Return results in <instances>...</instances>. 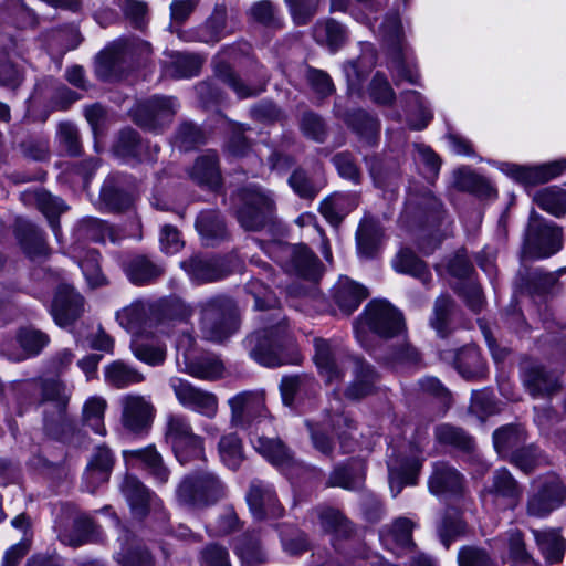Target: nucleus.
I'll return each instance as SVG.
<instances>
[{
	"mask_svg": "<svg viewBox=\"0 0 566 566\" xmlns=\"http://www.w3.org/2000/svg\"><path fill=\"white\" fill-rule=\"evenodd\" d=\"M391 264L396 272L413 276L424 285H428L432 279L427 264L410 249H400Z\"/></svg>",
	"mask_w": 566,
	"mask_h": 566,
	"instance_id": "obj_39",
	"label": "nucleus"
},
{
	"mask_svg": "<svg viewBox=\"0 0 566 566\" xmlns=\"http://www.w3.org/2000/svg\"><path fill=\"white\" fill-rule=\"evenodd\" d=\"M421 467L422 461L418 457L388 460L389 486L392 496H397L405 485L416 484Z\"/></svg>",
	"mask_w": 566,
	"mask_h": 566,
	"instance_id": "obj_28",
	"label": "nucleus"
},
{
	"mask_svg": "<svg viewBox=\"0 0 566 566\" xmlns=\"http://www.w3.org/2000/svg\"><path fill=\"white\" fill-rule=\"evenodd\" d=\"M179 109L174 96L155 95L142 101L132 109L133 120L149 132L163 130L169 125Z\"/></svg>",
	"mask_w": 566,
	"mask_h": 566,
	"instance_id": "obj_9",
	"label": "nucleus"
},
{
	"mask_svg": "<svg viewBox=\"0 0 566 566\" xmlns=\"http://www.w3.org/2000/svg\"><path fill=\"white\" fill-rule=\"evenodd\" d=\"M382 235L380 223L371 217H364L356 232L358 252L365 258L375 256Z\"/></svg>",
	"mask_w": 566,
	"mask_h": 566,
	"instance_id": "obj_37",
	"label": "nucleus"
},
{
	"mask_svg": "<svg viewBox=\"0 0 566 566\" xmlns=\"http://www.w3.org/2000/svg\"><path fill=\"white\" fill-rule=\"evenodd\" d=\"M165 439L171 444L181 463L188 460L184 455L187 450L193 457L203 453L202 438L193 432L189 418L182 413L170 412L166 416Z\"/></svg>",
	"mask_w": 566,
	"mask_h": 566,
	"instance_id": "obj_10",
	"label": "nucleus"
},
{
	"mask_svg": "<svg viewBox=\"0 0 566 566\" xmlns=\"http://www.w3.org/2000/svg\"><path fill=\"white\" fill-rule=\"evenodd\" d=\"M534 201L546 212L559 218L566 213V190L560 188H545L539 190Z\"/></svg>",
	"mask_w": 566,
	"mask_h": 566,
	"instance_id": "obj_57",
	"label": "nucleus"
},
{
	"mask_svg": "<svg viewBox=\"0 0 566 566\" xmlns=\"http://www.w3.org/2000/svg\"><path fill=\"white\" fill-rule=\"evenodd\" d=\"M83 313V296L69 284L59 285L51 305L54 322L61 327H66L80 318Z\"/></svg>",
	"mask_w": 566,
	"mask_h": 566,
	"instance_id": "obj_17",
	"label": "nucleus"
},
{
	"mask_svg": "<svg viewBox=\"0 0 566 566\" xmlns=\"http://www.w3.org/2000/svg\"><path fill=\"white\" fill-rule=\"evenodd\" d=\"M266 252L286 272L311 280L319 274V260L306 245L275 241L268 245Z\"/></svg>",
	"mask_w": 566,
	"mask_h": 566,
	"instance_id": "obj_5",
	"label": "nucleus"
},
{
	"mask_svg": "<svg viewBox=\"0 0 566 566\" xmlns=\"http://www.w3.org/2000/svg\"><path fill=\"white\" fill-rule=\"evenodd\" d=\"M248 292L254 297V306L258 310H273L275 324L265 327L249 335L244 340V346L249 350L252 359L266 367H276L283 364L281 350L285 343L287 332L284 317L280 311L279 300L259 280H252L247 284Z\"/></svg>",
	"mask_w": 566,
	"mask_h": 566,
	"instance_id": "obj_1",
	"label": "nucleus"
},
{
	"mask_svg": "<svg viewBox=\"0 0 566 566\" xmlns=\"http://www.w3.org/2000/svg\"><path fill=\"white\" fill-rule=\"evenodd\" d=\"M532 533L534 535L537 546L539 547L542 554L549 564H556L563 559L566 548V542L558 532L554 530H532Z\"/></svg>",
	"mask_w": 566,
	"mask_h": 566,
	"instance_id": "obj_46",
	"label": "nucleus"
},
{
	"mask_svg": "<svg viewBox=\"0 0 566 566\" xmlns=\"http://www.w3.org/2000/svg\"><path fill=\"white\" fill-rule=\"evenodd\" d=\"M41 399L39 405L46 406H67L69 395L65 386L57 380L46 379L40 381Z\"/></svg>",
	"mask_w": 566,
	"mask_h": 566,
	"instance_id": "obj_63",
	"label": "nucleus"
},
{
	"mask_svg": "<svg viewBox=\"0 0 566 566\" xmlns=\"http://www.w3.org/2000/svg\"><path fill=\"white\" fill-rule=\"evenodd\" d=\"M75 233L78 239L83 240L105 242L108 239L111 241H115L112 227L108 223L92 217L82 219L76 227Z\"/></svg>",
	"mask_w": 566,
	"mask_h": 566,
	"instance_id": "obj_54",
	"label": "nucleus"
},
{
	"mask_svg": "<svg viewBox=\"0 0 566 566\" xmlns=\"http://www.w3.org/2000/svg\"><path fill=\"white\" fill-rule=\"evenodd\" d=\"M251 443L258 453L281 470H286L295 464L293 452L279 438L253 433Z\"/></svg>",
	"mask_w": 566,
	"mask_h": 566,
	"instance_id": "obj_25",
	"label": "nucleus"
},
{
	"mask_svg": "<svg viewBox=\"0 0 566 566\" xmlns=\"http://www.w3.org/2000/svg\"><path fill=\"white\" fill-rule=\"evenodd\" d=\"M196 229L207 245H214L228 237L226 223L216 210L201 211L196 220Z\"/></svg>",
	"mask_w": 566,
	"mask_h": 566,
	"instance_id": "obj_38",
	"label": "nucleus"
},
{
	"mask_svg": "<svg viewBox=\"0 0 566 566\" xmlns=\"http://www.w3.org/2000/svg\"><path fill=\"white\" fill-rule=\"evenodd\" d=\"M454 367L465 379H478L485 375V363L475 346H465L454 356Z\"/></svg>",
	"mask_w": 566,
	"mask_h": 566,
	"instance_id": "obj_40",
	"label": "nucleus"
},
{
	"mask_svg": "<svg viewBox=\"0 0 566 566\" xmlns=\"http://www.w3.org/2000/svg\"><path fill=\"white\" fill-rule=\"evenodd\" d=\"M80 266L91 287L95 289L106 284V277L99 265V253L96 250H88L81 259Z\"/></svg>",
	"mask_w": 566,
	"mask_h": 566,
	"instance_id": "obj_64",
	"label": "nucleus"
},
{
	"mask_svg": "<svg viewBox=\"0 0 566 566\" xmlns=\"http://www.w3.org/2000/svg\"><path fill=\"white\" fill-rule=\"evenodd\" d=\"M123 455L127 462L136 461L140 463V465L148 471L157 483L165 484L168 481L170 472L164 464L163 458L155 446H148L143 449L126 450Z\"/></svg>",
	"mask_w": 566,
	"mask_h": 566,
	"instance_id": "obj_32",
	"label": "nucleus"
},
{
	"mask_svg": "<svg viewBox=\"0 0 566 566\" xmlns=\"http://www.w3.org/2000/svg\"><path fill=\"white\" fill-rule=\"evenodd\" d=\"M218 451L221 461L231 470H237L244 459L242 442L234 433L221 437Z\"/></svg>",
	"mask_w": 566,
	"mask_h": 566,
	"instance_id": "obj_60",
	"label": "nucleus"
},
{
	"mask_svg": "<svg viewBox=\"0 0 566 566\" xmlns=\"http://www.w3.org/2000/svg\"><path fill=\"white\" fill-rule=\"evenodd\" d=\"M106 407V400L101 397H92L87 399L83 406L84 423L99 436L106 434V427L104 423Z\"/></svg>",
	"mask_w": 566,
	"mask_h": 566,
	"instance_id": "obj_59",
	"label": "nucleus"
},
{
	"mask_svg": "<svg viewBox=\"0 0 566 566\" xmlns=\"http://www.w3.org/2000/svg\"><path fill=\"white\" fill-rule=\"evenodd\" d=\"M369 174L375 187L384 190H394L400 180V171L396 161L371 158Z\"/></svg>",
	"mask_w": 566,
	"mask_h": 566,
	"instance_id": "obj_43",
	"label": "nucleus"
},
{
	"mask_svg": "<svg viewBox=\"0 0 566 566\" xmlns=\"http://www.w3.org/2000/svg\"><path fill=\"white\" fill-rule=\"evenodd\" d=\"M355 380L346 389V397L349 399H360L374 391L377 380V374L374 368L360 359L354 360Z\"/></svg>",
	"mask_w": 566,
	"mask_h": 566,
	"instance_id": "obj_44",
	"label": "nucleus"
},
{
	"mask_svg": "<svg viewBox=\"0 0 566 566\" xmlns=\"http://www.w3.org/2000/svg\"><path fill=\"white\" fill-rule=\"evenodd\" d=\"M130 61L126 38L117 39L96 56V74L103 80H109L117 76Z\"/></svg>",
	"mask_w": 566,
	"mask_h": 566,
	"instance_id": "obj_19",
	"label": "nucleus"
},
{
	"mask_svg": "<svg viewBox=\"0 0 566 566\" xmlns=\"http://www.w3.org/2000/svg\"><path fill=\"white\" fill-rule=\"evenodd\" d=\"M124 271L128 280L136 285L148 284L164 274L163 265L146 255L130 258L126 262Z\"/></svg>",
	"mask_w": 566,
	"mask_h": 566,
	"instance_id": "obj_35",
	"label": "nucleus"
},
{
	"mask_svg": "<svg viewBox=\"0 0 566 566\" xmlns=\"http://www.w3.org/2000/svg\"><path fill=\"white\" fill-rule=\"evenodd\" d=\"M280 390L285 406L297 407L315 397L318 384L307 375L285 376L281 380Z\"/></svg>",
	"mask_w": 566,
	"mask_h": 566,
	"instance_id": "obj_24",
	"label": "nucleus"
},
{
	"mask_svg": "<svg viewBox=\"0 0 566 566\" xmlns=\"http://www.w3.org/2000/svg\"><path fill=\"white\" fill-rule=\"evenodd\" d=\"M378 32L379 36L391 50V53L402 50V25L397 13L387 14Z\"/></svg>",
	"mask_w": 566,
	"mask_h": 566,
	"instance_id": "obj_61",
	"label": "nucleus"
},
{
	"mask_svg": "<svg viewBox=\"0 0 566 566\" xmlns=\"http://www.w3.org/2000/svg\"><path fill=\"white\" fill-rule=\"evenodd\" d=\"M314 348V361L321 376L328 384L340 381L344 376V352L339 344L315 338Z\"/></svg>",
	"mask_w": 566,
	"mask_h": 566,
	"instance_id": "obj_16",
	"label": "nucleus"
},
{
	"mask_svg": "<svg viewBox=\"0 0 566 566\" xmlns=\"http://www.w3.org/2000/svg\"><path fill=\"white\" fill-rule=\"evenodd\" d=\"M188 174L190 179L200 187L217 189L222 180L218 154L214 150H208L198 156Z\"/></svg>",
	"mask_w": 566,
	"mask_h": 566,
	"instance_id": "obj_31",
	"label": "nucleus"
},
{
	"mask_svg": "<svg viewBox=\"0 0 566 566\" xmlns=\"http://www.w3.org/2000/svg\"><path fill=\"white\" fill-rule=\"evenodd\" d=\"M33 199L36 208L48 219L54 235L57 240H60L61 228L59 217L62 212L66 210V206L64 205L63 200L52 196L50 192L45 190L35 191L33 193Z\"/></svg>",
	"mask_w": 566,
	"mask_h": 566,
	"instance_id": "obj_45",
	"label": "nucleus"
},
{
	"mask_svg": "<svg viewBox=\"0 0 566 566\" xmlns=\"http://www.w3.org/2000/svg\"><path fill=\"white\" fill-rule=\"evenodd\" d=\"M494 497H502L506 501V507L516 505L520 497V488L512 474L504 468L493 473L492 484L486 489Z\"/></svg>",
	"mask_w": 566,
	"mask_h": 566,
	"instance_id": "obj_42",
	"label": "nucleus"
},
{
	"mask_svg": "<svg viewBox=\"0 0 566 566\" xmlns=\"http://www.w3.org/2000/svg\"><path fill=\"white\" fill-rule=\"evenodd\" d=\"M119 403L122 427L133 434H147L156 413L151 401L142 395L127 394L120 398Z\"/></svg>",
	"mask_w": 566,
	"mask_h": 566,
	"instance_id": "obj_12",
	"label": "nucleus"
},
{
	"mask_svg": "<svg viewBox=\"0 0 566 566\" xmlns=\"http://www.w3.org/2000/svg\"><path fill=\"white\" fill-rule=\"evenodd\" d=\"M105 380L108 385L122 389L144 381V375L123 360H115L105 368Z\"/></svg>",
	"mask_w": 566,
	"mask_h": 566,
	"instance_id": "obj_49",
	"label": "nucleus"
},
{
	"mask_svg": "<svg viewBox=\"0 0 566 566\" xmlns=\"http://www.w3.org/2000/svg\"><path fill=\"white\" fill-rule=\"evenodd\" d=\"M401 99L405 103L406 113L408 116H415V122L410 118V126L416 130L423 129L432 118L431 111L427 107L422 95L413 90L401 93Z\"/></svg>",
	"mask_w": 566,
	"mask_h": 566,
	"instance_id": "obj_50",
	"label": "nucleus"
},
{
	"mask_svg": "<svg viewBox=\"0 0 566 566\" xmlns=\"http://www.w3.org/2000/svg\"><path fill=\"white\" fill-rule=\"evenodd\" d=\"M316 513L324 532L337 537H346L350 534V523L340 511L333 507H318Z\"/></svg>",
	"mask_w": 566,
	"mask_h": 566,
	"instance_id": "obj_55",
	"label": "nucleus"
},
{
	"mask_svg": "<svg viewBox=\"0 0 566 566\" xmlns=\"http://www.w3.org/2000/svg\"><path fill=\"white\" fill-rule=\"evenodd\" d=\"M115 151L124 158H136L139 161H153L158 151V147L154 146V154L149 151V145L139 139L138 134L130 129H123L115 145Z\"/></svg>",
	"mask_w": 566,
	"mask_h": 566,
	"instance_id": "obj_36",
	"label": "nucleus"
},
{
	"mask_svg": "<svg viewBox=\"0 0 566 566\" xmlns=\"http://www.w3.org/2000/svg\"><path fill=\"white\" fill-rule=\"evenodd\" d=\"M14 233L21 249L29 258L35 259L48 254L49 248L44 233L35 224L27 220H18Z\"/></svg>",
	"mask_w": 566,
	"mask_h": 566,
	"instance_id": "obj_33",
	"label": "nucleus"
},
{
	"mask_svg": "<svg viewBox=\"0 0 566 566\" xmlns=\"http://www.w3.org/2000/svg\"><path fill=\"white\" fill-rule=\"evenodd\" d=\"M247 502L251 514L258 521L279 518L284 509L277 500L274 488L262 480H253L247 493Z\"/></svg>",
	"mask_w": 566,
	"mask_h": 566,
	"instance_id": "obj_14",
	"label": "nucleus"
},
{
	"mask_svg": "<svg viewBox=\"0 0 566 566\" xmlns=\"http://www.w3.org/2000/svg\"><path fill=\"white\" fill-rule=\"evenodd\" d=\"M43 429L49 437L65 441L74 430V423L67 415V406L44 407Z\"/></svg>",
	"mask_w": 566,
	"mask_h": 566,
	"instance_id": "obj_34",
	"label": "nucleus"
},
{
	"mask_svg": "<svg viewBox=\"0 0 566 566\" xmlns=\"http://www.w3.org/2000/svg\"><path fill=\"white\" fill-rule=\"evenodd\" d=\"M226 495V486L212 472H199L182 480L177 489L178 501L190 506H206Z\"/></svg>",
	"mask_w": 566,
	"mask_h": 566,
	"instance_id": "obj_7",
	"label": "nucleus"
},
{
	"mask_svg": "<svg viewBox=\"0 0 566 566\" xmlns=\"http://www.w3.org/2000/svg\"><path fill=\"white\" fill-rule=\"evenodd\" d=\"M239 196L242 206L237 217L245 230L259 231L272 220L275 205L269 192L260 187L249 186L241 189Z\"/></svg>",
	"mask_w": 566,
	"mask_h": 566,
	"instance_id": "obj_8",
	"label": "nucleus"
},
{
	"mask_svg": "<svg viewBox=\"0 0 566 566\" xmlns=\"http://www.w3.org/2000/svg\"><path fill=\"white\" fill-rule=\"evenodd\" d=\"M566 169V160H557L539 166L506 165L505 172L516 181L534 186L559 176Z\"/></svg>",
	"mask_w": 566,
	"mask_h": 566,
	"instance_id": "obj_21",
	"label": "nucleus"
},
{
	"mask_svg": "<svg viewBox=\"0 0 566 566\" xmlns=\"http://www.w3.org/2000/svg\"><path fill=\"white\" fill-rule=\"evenodd\" d=\"M234 551L244 566H258L266 560L254 534L245 533L239 537Z\"/></svg>",
	"mask_w": 566,
	"mask_h": 566,
	"instance_id": "obj_56",
	"label": "nucleus"
},
{
	"mask_svg": "<svg viewBox=\"0 0 566 566\" xmlns=\"http://www.w3.org/2000/svg\"><path fill=\"white\" fill-rule=\"evenodd\" d=\"M169 387L181 407L209 419L217 416L219 399L214 392L197 387L179 377L169 378Z\"/></svg>",
	"mask_w": 566,
	"mask_h": 566,
	"instance_id": "obj_11",
	"label": "nucleus"
},
{
	"mask_svg": "<svg viewBox=\"0 0 566 566\" xmlns=\"http://www.w3.org/2000/svg\"><path fill=\"white\" fill-rule=\"evenodd\" d=\"M525 441L524 431L517 426H504L493 433V443L496 452L505 458L512 457L515 450Z\"/></svg>",
	"mask_w": 566,
	"mask_h": 566,
	"instance_id": "obj_51",
	"label": "nucleus"
},
{
	"mask_svg": "<svg viewBox=\"0 0 566 566\" xmlns=\"http://www.w3.org/2000/svg\"><path fill=\"white\" fill-rule=\"evenodd\" d=\"M564 503H566V488L558 479L553 478L530 499L527 511L531 515L541 517Z\"/></svg>",
	"mask_w": 566,
	"mask_h": 566,
	"instance_id": "obj_22",
	"label": "nucleus"
},
{
	"mask_svg": "<svg viewBox=\"0 0 566 566\" xmlns=\"http://www.w3.org/2000/svg\"><path fill=\"white\" fill-rule=\"evenodd\" d=\"M363 481L364 463L361 461H352L333 470L328 479V485L355 490L363 484Z\"/></svg>",
	"mask_w": 566,
	"mask_h": 566,
	"instance_id": "obj_48",
	"label": "nucleus"
},
{
	"mask_svg": "<svg viewBox=\"0 0 566 566\" xmlns=\"http://www.w3.org/2000/svg\"><path fill=\"white\" fill-rule=\"evenodd\" d=\"M287 181L298 197L308 200H313L326 186L324 178H313L303 168H296Z\"/></svg>",
	"mask_w": 566,
	"mask_h": 566,
	"instance_id": "obj_52",
	"label": "nucleus"
},
{
	"mask_svg": "<svg viewBox=\"0 0 566 566\" xmlns=\"http://www.w3.org/2000/svg\"><path fill=\"white\" fill-rule=\"evenodd\" d=\"M176 35L185 42H201L206 44H216L232 30H228L227 10L224 7H216L211 15L197 28L177 29Z\"/></svg>",
	"mask_w": 566,
	"mask_h": 566,
	"instance_id": "obj_15",
	"label": "nucleus"
},
{
	"mask_svg": "<svg viewBox=\"0 0 566 566\" xmlns=\"http://www.w3.org/2000/svg\"><path fill=\"white\" fill-rule=\"evenodd\" d=\"M169 72L176 78H188L199 74L203 59L199 54L170 51L166 53Z\"/></svg>",
	"mask_w": 566,
	"mask_h": 566,
	"instance_id": "obj_41",
	"label": "nucleus"
},
{
	"mask_svg": "<svg viewBox=\"0 0 566 566\" xmlns=\"http://www.w3.org/2000/svg\"><path fill=\"white\" fill-rule=\"evenodd\" d=\"M367 296V289L347 276H340L332 289L335 304L347 316L355 312Z\"/></svg>",
	"mask_w": 566,
	"mask_h": 566,
	"instance_id": "obj_30",
	"label": "nucleus"
},
{
	"mask_svg": "<svg viewBox=\"0 0 566 566\" xmlns=\"http://www.w3.org/2000/svg\"><path fill=\"white\" fill-rule=\"evenodd\" d=\"M238 310L233 301L216 296L201 304L200 328L205 338L222 342L238 329Z\"/></svg>",
	"mask_w": 566,
	"mask_h": 566,
	"instance_id": "obj_3",
	"label": "nucleus"
},
{
	"mask_svg": "<svg viewBox=\"0 0 566 566\" xmlns=\"http://www.w3.org/2000/svg\"><path fill=\"white\" fill-rule=\"evenodd\" d=\"M563 247V230L532 210L524 235V252L533 258H547Z\"/></svg>",
	"mask_w": 566,
	"mask_h": 566,
	"instance_id": "obj_4",
	"label": "nucleus"
},
{
	"mask_svg": "<svg viewBox=\"0 0 566 566\" xmlns=\"http://www.w3.org/2000/svg\"><path fill=\"white\" fill-rule=\"evenodd\" d=\"M454 302L450 296H439L433 306V315L430 319L431 326L439 335L446 336L448 333L450 318L453 313Z\"/></svg>",
	"mask_w": 566,
	"mask_h": 566,
	"instance_id": "obj_62",
	"label": "nucleus"
},
{
	"mask_svg": "<svg viewBox=\"0 0 566 566\" xmlns=\"http://www.w3.org/2000/svg\"><path fill=\"white\" fill-rule=\"evenodd\" d=\"M313 32L315 40L326 45L332 52L338 50L347 38L345 27L334 19L318 21Z\"/></svg>",
	"mask_w": 566,
	"mask_h": 566,
	"instance_id": "obj_47",
	"label": "nucleus"
},
{
	"mask_svg": "<svg viewBox=\"0 0 566 566\" xmlns=\"http://www.w3.org/2000/svg\"><path fill=\"white\" fill-rule=\"evenodd\" d=\"M346 123L354 132L368 143H373L379 133V122L363 109L349 113Z\"/></svg>",
	"mask_w": 566,
	"mask_h": 566,
	"instance_id": "obj_58",
	"label": "nucleus"
},
{
	"mask_svg": "<svg viewBox=\"0 0 566 566\" xmlns=\"http://www.w3.org/2000/svg\"><path fill=\"white\" fill-rule=\"evenodd\" d=\"M359 199L358 192L336 191L321 201L318 210L331 226L338 227L359 206Z\"/></svg>",
	"mask_w": 566,
	"mask_h": 566,
	"instance_id": "obj_23",
	"label": "nucleus"
},
{
	"mask_svg": "<svg viewBox=\"0 0 566 566\" xmlns=\"http://www.w3.org/2000/svg\"><path fill=\"white\" fill-rule=\"evenodd\" d=\"M114 461V454L106 446H98L94 450L84 473L85 488L88 492L94 493L98 485L108 481Z\"/></svg>",
	"mask_w": 566,
	"mask_h": 566,
	"instance_id": "obj_26",
	"label": "nucleus"
},
{
	"mask_svg": "<svg viewBox=\"0 0 566 566\" xmlns=\"http://www.w3.org/2000/svg\"><path fill=\"white\" fill-rule=\"evenodd\" d=\"M429 491L434 495H457L462 492L463 476L447 462H436L428 480Z\"/></svg>",
	"mask_w": 566,
	"mask_h": 566,
	"instance_id": "obj_27",
	"label": "nucleus"
},
{
	"mask_svg": "<svg viewBox=\"0 0 566 566\" xmlns=\"http://www.w3.org/2000/svg\"><path fill=\"white\" fill-rule=\"evenodd\" d=\"M195 340L189 334H184L177 342L176 364L179 371L191 377L213 381L223 376L224 366L213 355L196 356L192 348Z\"/></svg>",
	"mask_w": 566,
	"mask_h": 566,
	"instance_id": "obj_6",
	"label": "nucleus"
},
{
	"mask_svg": "<svg viewBox=\"0 0 566 566\" xmlns=\"http://www.w3.org/2000/svg\"><path fill=\"white\" fill-rule=\"evenodd\" d=\"M522 379L525 388L533 398L549 397L560 388L558 376L546 370L538 364H524Z\"/></svg>",
	"mask_w": 566,
	"mask_h": 566,
	"instance_id": "obj_20",
	"label": "nucleus"
},
{
	"mask_svg": "<svg viewBox=\"0 0 566 566\" xmlns=\"http://www.w3.org/2000/svg\"><path fill=\"white\" fill-rule=\"evenodd\" d=\"M365 322L369 329L381 338L401 337L405 340V323L401 313L384 300H374L364 311ZM419 354L416 348L402 342L392 354V363H417Z\"/></svg>",
	"mask_w": 566,
	"mask_h": 566,
	"instance_id": "obj_2",
	"label": "nucleus"
},
{
	"mask_svg": "<svg viewBox=\"0 0 566 566\" xmlns=\"http://www.w3.org/2000/svg\"><path fill=\"white\" fill-rule=\"evenodd\" d=\"M120 491L133 514L137 517L146 516L150 506L155 505L157 501V496L134 475H125L120 484Z\"/></svg>",
	"mask_w": 566,
	"mask_h": 566,
	"instance_id": "obj_29",
	"label": "nucleus"
},
{
	"mask_svg": "<svg viewBox=\"0 0 566 566\" xmlns=\"http://www.w3.org/2000/svg\"><path fill=\"white\" fill-rule=\"evenodd\" d=\"M231 410V422L247 428L261 417H265V397L263 390H248L237 394L228 400Z\"/></svg>",
	"mask_w": 566,
	"mask_h": 566,
	"instance_id": "obj_13",
	"label": "nucleus"
},
{
	"mask_svg": "<svg viewBox=\"0 0 566 566\" xmlns=\"http://www.w3.org/2000/svg\"><path fill=\"white\" fill-rule=\"evenodd\" d=\"M434 437L439 443L463 451H471L474 447V441L471 436L463 429L449 423L437 426Z\"/></svg>",
	"mask_w": 566,
	"mask_h": 566,
	"instance_id": "obj_53",
	"label": "nucleus"
},
{
	"mask_svg": "<svg viewBox=\"0 0 566 566\" xmlns=\"http://www.w3.org/2000/svg\"><path fill=\"white\" fill-rule=\"evenodd\" d=\"M181 268L196 283H210L222 280L230 274V269L222 258L196 254L181 262Z\"/></svg>",
	"mask_w": 566,
	"mask_h": 566,
	"instance_id": "obj_18",
	"label": "nucleus"
}]
</instances>
